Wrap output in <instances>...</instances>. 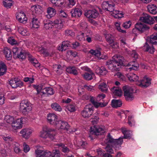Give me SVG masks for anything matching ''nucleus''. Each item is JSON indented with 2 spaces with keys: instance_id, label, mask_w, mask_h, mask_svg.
Here are the masks:
<instances>
[{
  "instance_id": "ea45409f",
  "label": "nucleus",
  "mask_w": 157,
  "mask_h": 157,
  "mask_svg": "<svg viewBox=\"0 0 157 157\" xmlns=\"http://www.w3.org/2000/svg\"><path fill=\"white\" fill-rule=\"evenodd\" d=\"M98 89L102 92H106L108 90V88L106 83L103 82L99 83L98 86Z\"/></svg>"
},
{
  "instance_id": "338daca9",
  "label": "nucleus",
  "mask_w": 157,
  "mask_h": 157,
  "mask_svg": "<svg viewBox=\"0 0 157 157\" xmlns=\"http://www.w3.org/2000/svg\"><path fill=\"white\" fill-rule=\"evenodd\" d=\"M25 56L26 54L24 52V51L21 50L17 56V58L23 59H25Z\"/></svg>"
},
{
  "instance_id": "2eb2a0df",
  "label": "nucleus",
  "mask_w": 157,
  "mask_h": 157,
  "mask_svg": "<svg viewBox=\"0 0 157 157\" xmlns=\"http://www.w3.org/2000/svg\"><path fill=\"white\" fill-rule=\"evenodd\" d=\"M85 15L88 18L94 19L98 16L99 13L98 11L94 9L87 11L85 12Z\"/></svg>"
},
{
  "instance_id": "20e7f679",
  "label": "nucleus",
  "mask_w": 157,
  "mask_h": 157,
  "mask_svg": "<svg viewBox=\"0 0 157 157\" xmlns=\"http://www.w3.org/2000/svg\"><path fill=\"white\" fill-rule=\"evenodd\" d=\"M90 131L89 137L91 140H93L105 132L104 127L102 126L94 125L90 127Z\"/></svg>"
},
{
  "instance_id": "393cba45",
  "label": "nucleus",
  "mask_w": 157,
  "mask_h": 157,
  "mask_svg": "<svg viewBox=\"0 0 157 157\" xmlns=\"http://www.w3.org/2000/svg\"><path fill=\"white\" fill-rule=\"evenodd\" d=\"M148 12L153 14H155L157 13V6L153 4H150L147 6Z\"/></svg>"
},
{
  "instance_id": "a19ab883",
  "label": "nucleus",
  "mask_w": 157,
  "mask_h": 157,
  "mask_svg": "<svg viewBox=\"0 0 157 157\" xmlns=\"http://www.w3.org/2000/svg\"><path fill=\"white\" fill-rule=\"evenodd\" d=\"M44 27L46 29H48L50 28H52L53 26V22L49 20H47L46 22H45V21H44Z\"/></svg>"
},
{
  "instance_id": "6ab92c4d",
  "label": "nucleus",
  "mask_w": 157,
  "mask_h": 157,
  "mask_svg": "<svg viewBox=\"0 0 157 157\" xmlns=\"http://www.w3.org/2000/svg\"><path fill=\"white\" fill-rule=\"evenodd\" d=\"M50 128L47 126L43 127L41 131L40 132L39 136L43 139H46L48 137V134L50 132Z\"/></svg>"
},
{
  "instance_id": "5fc2aeb1",
  "label": "nucleus",
  "mask_w": 157,
  "mask_h": 157,
  "mask_svg": "<svg viewBox=\"0 0 157 157\" xmlns=\"http://www.w3.org/2000/svg\"><path fill=\"white\" fill-rule=\"evenodd\" d=\"M108 103V102L101 103V102H98L96 101L93 104L96 108H97L100 106L101 107L105 106L107 105Z\"/></svg>"
},
{
  "instance_id": "680f3d73",
  "label": "nucleus",
  "mask_w": 157,
  "mask_h": 157,
  "mask_svg": "<svg viewBox=\"0 0 157 157\" xmlns=\"http://www.w3.org/2000/svg\"><path fill=\"white\" fill-rule=\"evenodd\" d=\"M105 37L106 41L110 44H112L113 42V38L111 35L110 34H106L105 35Z\"/></svg>"
},
{
  "instance_id": "a878e982",
  "label": "nucleus",
  "mask_w": 157,
  "mask_h": 157,
  "mask_svg": "<svg viewBox=\"0 0 157 157\" xmlns=\"http://www.w3.org/2000/svg\"><path fill=\"white\" fill-rule=\"evenodd\" d=\"M3 53L7 60H10L11 59L12 52L11 50L9 48L7 47L4 48L3 49Z\"/></svg>"
},
{
  "instance_id": "aec40b11",
  "label": "nucleus",
  "mask_w": 157,
  "mask_h": 157,
  "mask_svg": "<svg viewBox=\"0 0 157 157\" xmlns=\"http://www.w3.org/2000/svg\"><path fill=\"white\" fill-rule=\"evenodd\" d=\"M150 78L144 77L141 81L140 83L138 85L142 87L146 88L148 86L151 84Z\"/></svg>"
},
{
  "instance_id": "864d4df0",
  "label": "nucleus",
  "mask_w": 157,
  "mask_h": 157,
  "mask_svg": "<svg viewBox=\"0 0 157 157\" xmlns=\"http://www.w3.org/2000/svg\"><path fill=\"white\" fill-rule=\"evenodd\" d=\"M2 138L4 140L8 142H11L13 140V138L12 136L7 135H3L2 136Z\"/></svg>"
},
{
  "instance_id": "1a4fd4ad",
  "label": "nucleus",
  "mask_w": 157,
  "mask_h": 157,
  "mask_svg": "<svg viewBox=\"0 0 157 157\" xmlns=\"http://www.w3.org/2000/svg\"><path fill=\"white\" fill-rule=\"evenodd\" d=\"M33 132V129L31 128H25L22 129L19 133L22 137L26 139H28Z\"/></svg>"
},
{
  "instance_id": "f03ea898",
  "label": "nucleus",
  "mask_w": 157,
  "mask_h": 157,
  "mask_svg": "<svg viewBox=\"0 0 157 157\" xmlns=\"http://www.w3.org/2000/svg\"><path fill=\"white\" fill-rule=\"evenodd\" d=\"M36 157H59L60 154L58 149L53 150L52 153L48 150H44L42 147H40L35 151Z\"/></svg>"
},
{
  "instance_id": "c9c22d12",
  "label": "nucleus",
  "mask_w": 157,
  "mask_h": 157,
  "mask_svg": "<svg viewBox=\"0 0 157 157\" xmlns=\"http://www.w3.org/2000/svg\"><path fill=\"white\" fill-rule=\"evenodd\" d=\"M89 53H90L92 55L94 56L98 59H101L100 57L101 55V52L100 51L98 50L91 49L89 51Z\"/></svg>"
},
{
  "instance_id": "b1692460",
  "label": "nucleus",
  "mask_w": 157,
  "mask_h": 157,
  "mask_svg": "<svg viewBox=\"0 0 157 157\" xmlns=\"http://www.w3.org/2000/svg\"><path fill=\"white\" fill-rule=\"evenodd\" d=\"M143 50L144 51L147 52L151 54H153L155 51V49L152 44H148L147 42H146L144 44Z\"/></svg>"
},
{
  "instance_id": "603ef678",
  "label": "nucleus",
  "mask_w": 157,
  "mask_h": 157,
  "mask_svg": "<svg viewBox=\"0 0 157 157\" xmlns=\"http://www.w3.org/2000/svg\"><path fill=\"white\" fill-rule=\"evenodd\" d=\"M94 75V74L93 73H85L82 76L86 80H90L93 78Z\"/></svg>"
},
{
  "instance_id": "dca6fc26",
  "label": "nucleus",
  "mask_w": 157,
  "mask_h": 157,
  "mask_svg": "<svg viewBox=\"0 0 157 157\" xmlns=\"http://www.w3.org/2000/svg\"><path fill=\"white\" fill-rule=\"evenodd\" d=\"M139 67V64L133 61L130 62L128 63L126 66L127 70L128 71H130L132 70H136L138 69Z\"/></svg>"
},
{
  "instance_id": "2f4dec72",
  "label": "nucleus",
  "mask_w": 157,
  "mask_h": 157,
  "mask_svg": "<svg viewBox=\"0 0 157 157\" xmlns=\"http://www.w3.org/2000/svg\"><path fill=\"white\" fill-rule=\"evenodd\" d=\"M111 90L114 95L118 96H121L122 93L121 88L117 87H114L111 89Z\"/></svg>"
},
{
  "instance_id": "8fccbe9b",
  "label": "nucleus",
  "mask_w": 157,
  "mask_h": 157,
  "mask_svg": "<svg viewBox=\"0 0 157 157\" xmlns=\"http://www.w3.org/2000/svg\"><path fill=\"white\" fill-rule=\"evenodd\" d=\"M14 120V118L13 117L9 115L6 116L4 118L5 121L11 124Z\"/></svg>"
},
{
  "instance_id": "e433bc0d",
  "label": "nucleus",
  "mask_w": 157,
  "mask_h": 157,
  "mask_svg": "<svg viewBox=\"0 0 157 157\" xmlns=\"http://www.w3.org/2000/svg\"><path fill=\"white\" fill-rule=\"evenodd\" d=\"M122 104V103L120 100L113 99L111 102V106L114 108L120 107Z\"/></svg>"
},
{
  "instance_id": "7c9ffc66",
  "label": "nucleus",
  "mask_w": 157,
  "mask_h": 157,
  "mask_svg": "<svg viewBox=\"0 0 157 157\" xmlns=\"http://www.w3.org/2000/svg\"><path fill=\"white\" fill-rule=\"evenodd\" d=\"M52 68L58 75H60L63 72L62 67L60 65L54 64L52 66Z\"/></svg>"
},
{
  "instance_id": "f257e3e1",
  "label": "nucleus",
  "mask_w": 157,
  "mask_h": 157,
  "mask_svg": "<svg viewBox=\"0 0 157 157\" xmlns=\"http://www.w3.org/2000/svg\"><path fill=\"white\" fill-rule=\"evenodd\" d=\"M117 0H109L103 2L101 5L103 9L112 12V15L116 18H120L123 17L124 14L121 11L114 10L115 2Z\"/></svg>"
},
{
  "instance_id": "412c9836",
  "label": "nucleus",
  "mask_w": 157,
  "mask_h": 157,
  "mask_svg": "<svg viewBox=\"0 0 157 157\" xmlns=\"http://www.w3.org/2000/svg\"><path fill=\"white\" fill-rule=\"evenodd\" d=\"M135 28L138 31L141 32L147 30L149 29V27L146 25L141 23H136L135 25Z\"/></svg>"
},
{
  "instance_id": "a211bd4d",
  "label": "nucleus",
  "mask_w": 157,
  "mask_h": 157,
  "mask_svg": "<svg viewBox=\"0 0 157 157\" xmlns=\"http://www.w3.org/2000/svg\"><path fill=\"white\" fill-rule=\"evenodd\" d=\"M31 10L33 13H35L37 15L41 14L43 12L41 6L38 5H33L31 6Z\"/></svg>"
},
{
  "instance_id": "13d9d810",
  "label": "nucleus",
  "mask_w": 157,
  "mask_h": 157,
  "mask_svg": "<svg viewBox=\"0 0 157 157\" xmlns=\"http://www.w3.org/2000/svg\"><path fill=\"white\" fill-rule=\"evenodd\" d=\"M13 149L15 153L17 154H20L22 152V151L20 148L19 144L18 143H16L15 144V146L14 147Z\"/></svg>"
},
{
  "instance_id": "0eeeda50",
  "label": "nucleus",
  "mask_w": 157,
  "mask_h": 157,
  "mask_svg": "<svg viewBox=\"0 0 157 157\" xmlns=\"http://www.w3.org/2000/svg\"><path fill=\"white\" fill-rule=\"evenodd\" d=\"M26 118L21 117L14 120L11 124V127L13 130H16L21 128L23 126L22 125L25 122Z\"/></svg>"
},
{
  "instance_id": "cd10ccee",
  "label": "nucleus",
  "mask_w": 157,
  "mask_h": 157,
  "mask_svg": "<svg viewBox=\"0 0 157 157\" xmlns=\"http://www.w3.org/2000/svg\"><path fill=\"white\" fill-rule=\"evenodd\" d=\"M47 17L50 18L55 15L56 11L55 9L51 7H48L47 9Z\"/></svg>"
},
{
  "instance_id": "4d7b16f0",
  "label": "nucleus",
  "mask_w": 157,
  "mask_h": 157,
  "mask_svg": "<svg viewBox=\"0 0 157 157\" xmlns=\"http://www.w3.org/2000/svg\"><path fill=\"white\" fill-rule=\"evenodd\" d=\"M67 109L70 112H74L76 110V107L75 104L68 105L66 107Z\"/></svg>"
},
{
  "instance_id": "9b49d317",
  "label": "nucleus",
  "mask_w": 157,
  "mask_h": 157,
  "mask_svg": "<svg viewBox=\"0 0 157 157\" xmlns=\"http://www.w3.org/2000/svg\"><path fill=\"white\" fill-rule=\"evenodd\" d=\"M57 116L53 113H49L47 115V119L50 124L56 126L59 120Z\"/></svg>"
},
{
  "instance_id": "69168bd1",
  "label": "nucleus",
  "mask_w": 157,
  "mask_h": 157,
  "mask_svg": "<svg viewBox=\"0 0 157 157\" xmlns=\"http://www.w3.org/2000/svg\"><path fill=\"white\" fill-rule=\"evenodd\" d=\"M120 22H115V25L117 30L119 32L124 33H126V31L122 30L120 27Z\"/></svg>"
},
{
  "instance_id": "774afa93",
  "label": "nucleus",
  "mask_w": 157,
  "mask_h": 157,
  "mask_svg": "<svg viewBox=\"0 0 157 157\" xmlns=\"http://www.w3.org/2000/svg\"><path fill=\"white\" fill-rule=\"evenodd\" d=\"M65 35L66 36L73 37L74 36L75 33L71 29H67L65 31Z\"/></svg>"
},
{
  "instance_id": "4c0bfd02",
  "label": "nucleus",
  "mask_w": 157,
  "mask_h": 157,
  "mask_svg": "<svg viewBox=\"0 0 157 157\" xmlns=\"http://www.w3.org/2000/svg\"><path fill=\"white\" fill-rule=\"evenodd\" d=\"M7 71V67L5 63L2 62L0 63V76L5 74Z\"/></svg>"
},
{
  "instance_id": "c03bdc74",
  "label": "nucleus",
  "mask_w": 157,
  "mask_h": 157,
  "mask_svg": "<svg viewBox=\"0 0 157 157\" xmlns=\"http://www.w3.org/2000/svg\"><path fill=\"white\" fill-rule=\"evenodd\" d=\"M123 139L122 137H120L118 139H114L113 145H114L116 147L121 146L123 142Z\"/></svg>"
},
{
  "instance_id": "f704fd0d",
  "label": "nucleus",
  "mask_w": 157,
  "mask_h": 157,
  "mask_svg": "<svg viewBox=\"0 0 157 157\" xmlns=\"http://www.w3.org/2000/svg\"><path fill=\"white\" fill-rule=\"evenodd\" d=\"M114 139L110 133H109L107 135L106 139L105 140V143L106 145H109L110 144H113L114 141Z\"/></svg>"
},
{
  "instance_id": "39448f33",
  "label": "nucleus",
  "mask_w": 157,
  "mask_h": 157,
  "mask_svg": "<svg viewBox=\"0 0 157 157\" xmlns=\"http://www.w3.org/2000/svg\"><path fill=\"white\" fill-rule=\"evenodd\" d=\"M19 109L23 114H28L32 110V105L27 100H23L20 104Z\"/></svg>"
},
{
  "instance_id": "79ce46f5",
  "label": "nucleus",
  "mask_w": 157,
  "mask_h": 157,
  "mask_svg": "<svg viewBox=\"0 0 157 157\" xmlns=\"http://www.w3.org/2000/svg\"><path fill=\"white\" fill-rule=\"evenodd\" d=\"M32 24V27L34 29L38 28L39 26V22L37 18L34 17L33 18Z\"/></svg>"
},
{
  "instance_id": "58836bf2",
  "label": "nucleus",
  "mask_w": 157,
  "mask_h": 157,
  "mask_svg": "<svg viewBox=\"0 0 157 157\" xmlns=\"http://www.w3.org/2000/svg\"><path fill=\"white\" fill-rule=\"evenodd\" d=\"M66 71L68 73L72 74L75 75H76L78 74L77 70L75 67H68L66 68Z\"/></svg>"
},
{
  "instance_id": "de8ad7c7",
  "label": "nucleus",
  "mask_w": 157,
  "mask_h": 157,
  "mask_svg": "<svg viewBox=\"0 0 157 157\" xmlns=\"http://www.w3.org/2000/svg\"><path fill=\"white\" fill-rule=\"evenodd\" d=\"M120 46L122 50H127L126 47L127 46V45L126 43V40L125 39L122 38L120 40Z\"/></svg>"
},
{
  "instance_id": "37998d69",
  "label": "nucleus",
  "mask_w": 157,
  "mask_h": 157,
  "mask_svg": "<svg viewBox=\"0 0 157 157\" xmlns=\"http://www.w3.org/2000/svg\"><path fill=\"white\" fill-rule=\"evenodd\" d=\"M52 108L54 110L59 112H61L62 110L61 106L56 103H52L51 105Z\"/></svg>"
},
{
  "instance_id": "6e6552de",
  "label": "nucleus",
  "mask_w": 157,
  "mask_h": 157,
  "mask_svg": "<svg viewBox=\"0 0 157 157\" xmlns=\"http://www.w3.org/2000/svg\"><path fill=\"white\" fill-rule=\"evenodd\" d=\"M94 109V107L92 104L86 105L81 112L82 116L84 118L89 117L93 113Z\"/></svg>"
},
{
  "instance_id": "a18cd8bd",
  "label": "nucleus",
  "mask_w": 157,
  "mask_h": 157,
  "mask_svg": "<svg viewBox=\"0 0 157 157\" xmlns=\"http://www.w3.org/2000/svg\"><path fill=\"white\" fill-rule=\"evenodd\" d=\"M97 152L98 155L99 156H103L104 157H113L112 156L108 153H105L104 154L101 148H99L97 150Z\"/></svg>"
},
{
  "instance_id": "6e6d98bb",
  "label": "nucleus",
  "mask_w": 157,
  "mask_h": 157,
  "mask_svg": "<svg viewBox=\"0 0 157 157\" xmlns=\"http://www.w3.org/2000/svg\"><path fill=\"white\" fill-rule=\"evenodd\" d=\"M21 51L20 49L15 47L13 48L12 51L13 53V57L14 58H17V56Z\"/></svg>"
},
{
  "instance_id": "c756f323",
  "label": "nucleus",
  "mask_w": 157,
  "mask_h": 157,
  "mask_svg": "<svg viewBox=\"0 0 157 157\" xmlns=\"http://www.w3.org/2000/svg\"><path fill=\"white\" fill-rule=\"evenodd\" d=\"M18 31L22 36H26L29 35V33L26 28L19 26L18 27Z\"/></svg>"
},
{
  "instance_id": "49530a36",
  "label": "nucleus",
  "mask_w": 157,
  "mask_h": 157,
  "mask_svg": "<svg viewBox=\"0 0 157 157\" xmlns=\"http://www.w3.org/2000/svg\"><path fill=\"white\" fill-rule=\"evenodd\" d=\"M3 3L5 7L10 8L13 5V2L12 0H4Z\"/></svg>"
},
{
  "instance_id": "5701e85b",
  "label": "nucleus",
  "mask_w": 157,
  "mask_h": 157,
  "mask_svg": "<svg viewBox=\"0 0 157 157\" xmlns=\"http://www.w3.org/2000/svg\"><path fill=\"white\" fill-rule=\"evenodd\" d=\"M71 44L72 43L68 41H64L62 42L61 46L58 47V50L61 51H64L68 47L71 46Z\"/></svg>"
},
{
  "instance_id": "72a5a7b5",
  "label": "nucleus",
  "mask_w": 157,
  "mask_h": 157,
  "mask_svg": "<svg viewBox=\"0 0 157 157\" xmlns=\"http://www.w3.org/2000/svg\"><path fill=\"white\" fill-rule=\"evenodd\" d=\"M121 130L124 134V136L122 137L123 138L130 139L131 137V134L129 131L127 130L124 127H122L121 129Z\"/></svg>"
},
{
  "instance_id": "09e8293b",
  "label": "nucleus",
  "mask_w": 157,
  "mask_h": 157,
  "mask_svg": "<svg viewBox=\"0 0 157 157\" xmlns=\"http://www.w3.org/2000/svg\"><path fill=\"white\" fill-rule=\"evenodd\" d=\"M149 42L151 44H157V33L151 36Z\"/></svg>"
},
{
  "instance_id": "4be33fe9",
  "label": "nucleus",
  "mask_w": 157,
  "mask_h": 157,
  "mask_svg": "<svg viewBox=\"0 0 157 157\" xmlns=\"http://www.w3.org/2000/svg\"><path fill=\"white\" fill-rule=\"evenodd\" d=\"M53 23V27L58 29H61L63 27L64 21L61 19H56Z\"/></svg>"
},
{
  "instance_id": "e2e57ef3",
  "label": "nucleus",
  "mask_w": 157,
  "mask_h": 157,
  "mask_svg": "<svg viewBox=\"0 0 157 157\" xmlns=\"http://www.w3.org/2000/svg\"><path fill=\"white\" fill-rule=\"evenodd\" d=\"M56 145L58 147H61L62 148V151L63 152H68L69 151V150L67 147L65 146L64 144H56Z\"/></svg>"
},
{
  "instance_id": "4468645a",
  "label": "nucleus",
  "mask_w": 157,
  "mask_h": 157,
  "mask_svg": "<svg viewBox=\"0 0 157 157\" xmlns=\"http://www.w3.org/2000/svg\"><path fill=\"white\" fill-rule=\"evenodd\" d=\"M9 83L13 88H15L18 87H21L23 85V83L17 78L12 79L9 81Z\"/></svg>"
},
{
  "instance_id": "3c124183",
  "label": "nucleus",
  "mask_w": 157,
  "mask_h": 157,
  "mask_svg": "<svg viewBox=\"0 0 157 157\" xmlns=\"http://www.w3.org/2000/svg\"><path fill=\"white\" fill-rule=\"evenodd\" d=\"M50 132L48 134V137L51 140H53L55 138V136L56 135V132L54 129L50 128Z\"/></svg>"
},
{
  "instance_id": "bb28decb",
  "label": "nucleus",
  "mask_w": 157,
  "mask_h": 157,
  "mask_svg": "<svg viewBox=\"0 0 157 157\" xmlns=\"http://www.w3.org/2000/svg\"><path fill=\"white\" fill-rule=\"evenodd\" d=\"M95 72L97 74L105 75L108 71L104 67L102 66L101 67H97L96 69Z\"/></svg>"
},
{
  "instance_id": "052dcab7",
  "label": "nucleus",
  "mask_w": 157,
  "mask_h": 157,
  "mask_svg": "<svg viewBox=\"0 0 157 157\" xmlns=\"http://www.w3.org/2000/svg\"><path fill=\"white\" fill-rule=\"evenodd\" d=\"M32 86L34 89L36 90L38 93L40 92L42 90L44 89V88L43 87V86L41 84L38 85H33Z\"/></svg>"
},
{
  "instance_id": "423d86ee",
  "label": "nucleus",
  "mask_w": 157,
  "mask_h": 157,
  "mask_svg": "<svg viewBox=\"0 0 157 157\" xmlns=\"http://www.w3.org/2000/svg\"><path fill=\"white\" fill-rule=\"evenodd\" d=\"M123 89L125 99L127 101H131L134 99L135 92L132 87L125 86L123 87Z\"/></svg>"
},
{
  "instance_id": "7ed1b4c3",
  "label": "nucleus",
  "mask_w": 157,
  "mask_h": 157,
  "mask_svg": "<svg viewBox=\"0 0 157 157\" xmlns=\"http://www.w3.org/2000/svg\"><path fill=\"white\" fill-rule=\"evenodd\" d=\"M123 58L119 55L114 56L112 60L107 61L106 65L109 69L112 71L117 70L119 67L123 64Z\"/></svg>"
},
{
  "instance_id": "ddd939ff",
  "label": "nucleus",
  "mask_w": 157,
  "mask_h": 157,
  "mask_svg": "<svg viewBox=\"0 0 157 157\" xmlns=\"http://www.w3.org/2000/svg\"><path fill=\"white\" fill-rule=\"evenodd\" d=\"M16 17L20 22L23 24L26 23L27 19L23 11H18L16 14Z\"/></svg>"
},
{
  "instance_id": "bf43d9fd",
  "label": "nucleus",
  "mask_w": 157,
  "mask_h": 157,
  "mask_svg": "<svg viewBox=\"0 0 157 157\" xmlns=\"http://www.w3.org/2000/svg\"><path fill=\"white\" fill-rule=\"evenodd\" d=\"M66 5L65 0H58L56 6L59 7H63Z\"/></svg>"
},
{
  "instance_id": "c85d7f7f",
  "label": "nucleus",
  "mask_w": 157,
  "mask_h": 157,
  "mask_svg": "<svg viewBox=\"0 0 157 157\" xmlns=\"http://www.w3.org/2000/svg\"><path fill=\"white\" fill-rule=\"evenodd\" d=\"M126 76L131 82L136 81L138 79V76L133 73H128L126 75Z\"/></svg>"
},
{
  "instance_id": "f8f14e48",
  "label": "nucleus",
  "mask_w": 157,
  "mask_h": 157,
  "mask_svg": "<svg viewBox=\"0 0 157 157\" xmlns=\"http://www.w3.org/2000/svg\"><path fill=\"white\" fill-rule=\"evenodd\" d=\"M58 129H63L70 132H73L70 129V126L67 123L62 121H59L56 126Z\"/></svg>"
},
{
  "instance_id": "473e14b6",
  "label": "nucleus",
  "mask_w": 157,
  "mask_h": 157,
  "mask_svg": "<svg viewBox=\"0 0 157 157\" xmlns=\"http://www.w3.org/2000/svg\"><path fill=\"white\" fill-rule=\"evenodd\" d=\"M29 60L31 63L35 67H38L40 66V64L36 59L32 57L31 56H29Z\"/></svg>"
},
{
  "instance_id": "9d476101",
  "label": "nucleus",
  "mask_w": 157,
  "mask_h": 157,
  "mask_svg": "<svg viewBox=\"0 0 157 157\" xmlns=\"http://www.w3.org/2000/svg\"><path fill=\"white\" fill-rule=\"evenodd\" d=\"M140 21L143 23L151 25L154 24L155 20L149 15L144 13L143 15L140 17Z\"/></svg>"
},
{
  "instance_id": "f3484780",
  "label": "nucleus",
  "mask_w": 157,
  "mask_h": 157,
  "mask_svg": "<svg viewBox=\"0 0 157 157\" xmlns=\"http://www.w3.org/2000/svg\"><path fill=\"white\" fill-rule=\"evenodd\" d=\"M71 17H78L81 16L82 12L81 9L78 7H74L70 11Z\"/></svg>"
},
{
  "instance_id": "0e129e2a",
  "label": "nucleus",
  "mask_w": 157,
  "mask_h": 157,
  "mask_svg": "<svg viewBox=\"0 0 157 157\" xmlns=\"http://www.w3.org/2000/svg\"><path fill=\"white\" fill-rule=\"evenodd\" d=\"M38 50L40 52V53L42 54L45 56H48L49 55L47 51L42 47H40Z\"/></svg>"
}]
</instances>
